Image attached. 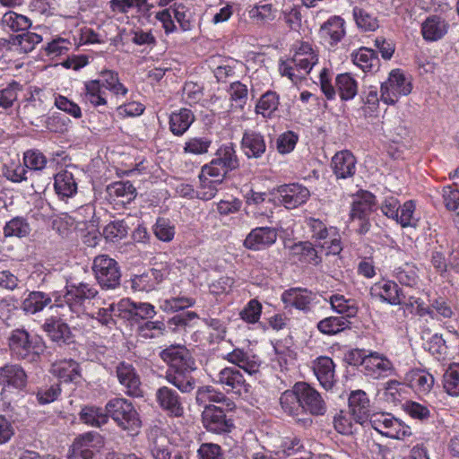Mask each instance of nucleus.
I'll return each instance as SVG.
<instances>
[{"instance_id": "obj_1", "label": "nucleus", "mask_w": 459, "mask_h": 459, "mask_svg": "<svg viewBox=\"0 0 459 459\" xmlns=\"http://www.w3.org/2000/svg\"><path fill=\"white\" fill-rule=\"evenodd\" d=\"M160 359L168 365L165 379L181 393H191L196 385L193 372L196 363L185 346L170 345L160 353Z\"/></svg>"}, {"instance_id": "obj_2", "label": "nucleus", "mask_w": 459, "mask_h": 459, "mask_svg": "<svg viewBox=\"0 0 459 459\" xmlns=\"http://www.w3.org/2000/svg\"><path fill=\"white\" fill-rule=\"evenodd\" d=\"M65 294L54 293L55 306L58 307H68L70 311L76 314L84 313L91 318L97 319L101 325H108L113 321L111 311L114 305L111 304L108 308H99L94 312L90 309L89 305L98 301V290L88 283H80L79 285H71L65 288Z\"/></svg>"}, {"instance_id": "obj_3", "label": "nucleus", "mask_w": 459, "mask_h": 459, "mask_svg": "<svg viewBox=\"0 0 459 459\" xmlns=\"http://www.w3.org/2000/svg\"><path fill=\"white\" fill-rule=\"evenodd\" d=\"M107 417L125 430L137 431L141 427L139 414L133 403L125 398H114L106 404Z\"/></svg>"}, {"instance_id": "obj_4", "label": "nucleus", "mask_w": 459, "mask_h": 459, "mask_svg": "<svg viewBox=\"0 0 459 459\" xmlns=\"http://www.w3.org/2000/svg\"><path fill=\"white\" fill-rule=\"evenodd\" d=\"M368 423L378 433L390 438L404 439L411 435V428L391 413H372Z\"/></svg>"}, {"instance_id": "obj_5", "label": "nucleus", "mask_w": 459, "mask_h": 459, "mask_svg": "<svg viewBox=\"0 0 459 459\" xmlns=\"http://www.w3.org/2000/svg\"><path fill=\"white\" fill-rule=\"evenodd\" d=\"M92 271L100 286L105 290H114L120 284L121 273L116 260L106 255L95 257Z\"/></svg>"}, {"instance_id": "obj_6", "label": "nucleus", "mask_w": 459, "mask_h": 459, "mask_svg": "<svg viewBox=\"0 0 459 459\" xmlns=\"http://www.w3.org/2000/svg\"><path fill=\"white\" fill-rule=\"evenodd\" d=\"M104 446L103 437L97 432L78 436L68 450V459H92Z\"/></svg>"}, {"instance_id": "obj_7", "label": "nucleus", "mask_w": 459, "mask_h": 459, "mask_svg": "<svg viewBox=\"0 0 459 459\" xmlns=\"http://www.w3.org/2000/svg\"><path fill=\"white\" fill-rule=\"evenodd\" d=\"M411 91V82L399 69L391 71L388 79L381 84V100L394 104L398 98Z\"/></svg>"}, {"instance_id": "obj_8", "label": "nucleus", "mask_w": 459, "mask_h": 459, "mask_svg": "<svg viewBox=\"0 0 459 459\" xmlns=\"http://www.w3.org/2000/svg\"><path fill=\"white\" fill-rule=\"evenodd\" d=\"M208 374L214 384L221 385L227 392L232 391L240 394L242 390L247 392L248 385L238 369L232 367H226L219 371L206 365Z\"/></svg>"}, {"instance_id": "obj_9", "label": "nucleus", "mask_w": 459, "mask_h": 459, "mask_svg": "<svg viewBox=\"0 0 459 459\" xmlns=\"http://www.w3.org/2000/svg\"><path fill=\"white\" fill-rule=\"evenodd\" d=\"M202 422L209 432L215 434L230 433L234 428L233 420L226 416L222 408L214 404H204Z\"/></svg>"}, {"instance_id": "obj_10", "label": "nucleus", "mask_w": 459, "mask_h": 459, "mask_svg": "<svg viewBox=\"0 0 459 459\" xmlns=\"http://www.w3.org/2000/svg\"><path fill=\"white\" fill-rule=\"evenodd\" d=\"M245 198L247 214L255 219L270 218L276 207L274 200L266 193L250 190Z\"/></svg>"}, {"instance_id": "obj_11", "label": "nucleus", "mask_w": 459, "mask_h": 459, "mask_svg": "<svg viewBox=\"0 0 459 459\" xmlns=\"http://www.w3.org/2000/svg\"><path fill=\"white\" fill-rule=\"evenodd\" d=\"M296 390L299 394L303 412L308 411L312 415H324L326 404L321 394L308 384L300 382L296 384Z\"/></svg>"}, {"instance_id": "obj_12", "label": "nucleus", "mask_w": 459, "mask_h": 459, "mask_svg": "<svg viewBox=\"0 0 459 459\" xmlns=\"http://www.w3.org/2000/svg\"><path fill=\"white\" fill-rule=\"evenodd\" d=\"M116 374L119 384L124 387L127 395L140 397L143 395L140 377L134 366L122 361L116 368Z\"/></svg>"}, {"instance_id": "obj_13", "label": "nucleus", "mask_w": 459, "mask_h": 459, "mask_svg": "<svg viewBox=\"0 0 459 459\" xmlns=\"http://www.w3.org/2000/svg\"><path fill=\"white\" fill-rule=\"evenodd\" d=\"M350 414L355 424L364 426L371 416L369 399L366 392L356 390L349 397Z\"/></svg>"}, {"instance_id": "obj_14", "label": "nucleus", "mask_w": 459, "mask_h": 459, "mask_svg": "<svg viewBox=\"0 0 459 459\" xmlns=\"http://www.w3.org/2000/svg\"><path fill=\"white\" fill-rule=\"evenodd\" d=\"M8 346L17 358L22 359L37 352L32 339L24 329H15L11 332L8 337Z\"/></svg>"}, {"instance_id": "obj_15", "label": "nucleus", "mask_w": 459, "mask_h": 459, "mask_svg": "<svg viewBox=\"0 0 459 459\" xmlns=\"http://www.w3.org/2000/svg\"><path fill=\"white\" fill-rule=\"evenodd\" d=\"M363 362L365 373L374 378L387 377L394 370L393 363L385 356L376 351L368 352Z\"/></svg>"}, {"instance_id": "obj_16", "label": "nucleus", "mask_w": 459, "mask_h": 459, "mask_svg": "<svg viewBox=\"0 0 459 459\" xmlns=\"http://www.w3.org/2000/svg\"><path fill=\"white\" fill-rule=\"evenodd\" d=\"M156 399L160 406L170 416L181 417L184 414L181 398L176 390L161 386L156 391Z\"/></svg>"}, {"instance_id": "obj_17", "label": "nucleus", "mask_w": 459, "mask_h": 459, "mask_svg": "<svg viewBox=\"0 0 459 459\" xmlns=\"http://www.w3.org/2000/svg\"><path fill=\"white\" fill-rule=\"evenodd\" d=\"M371 293L391 305L406 303V294L392 281H382L374 284Z\"/></svg>"}, {"instance_id": "obj_18", "label": "nucleus", "mask_w": 459, "mask_h": 459, "mask_svg": "<svg viewBox=\"0 0 459 459\" xmlns=\"http://www.w3.org/2000/svg\"><path fill=\"white\" fill-rule=\"evenodd\" d=\"M278 191L287 209H294L305 204L310 195L309 190L299 184L284 185Z\"/></svg>"}, {"instance_id": "obj_19", "label": "nucleus", "mask_w": 459, "mask_h": 459, "mask_svg": "<svg viewBox=\"0 0 459 459\" xmlns=\"http://www.w3.org/2000/svg\"><path fill=\"white\" fill-rule=\"evenodd\" d=\"M277 239V231L272 227H258L250 231L244 246L252 250H260L273 245Z\"/></svg>"}, {"instance_id": "obj_20", "label": "nucleus", "mask_w": 459, "mask_h": 459, "mask_svg": "<svg viewBox=\"0 0 459 459\" xmlns=\"http://www.w3.org/2000/svg\"><path fill=\"white\" fill-rule=\"evenodd\" d=\"M314 294L307 289L291 288L281 295V300L285 307H295L299 310H309V305L314 299Z\"/></svg>"}, {"instance_id": "obj_21", "label": "nucleus", "mask_w": 459, "mask_h": 459, "mask_svg": "<svg viewBox=\"0 0 459 459\" xmlns=\"http://www.w3.org/2000/svg\"><path fill=\"white\" fill-rule=\"evenodd\" d=\"M27 383V375L17 364H6L0 368V385L21 389Z\"/></svg>"}, {"instance_id": "obj_22", "label": "nucleus", "mask_w": 459, "mask_h": 459, "mask_svg": "<svg viewBox=\"0 0 459 459\" xmlns=\"http://www.w3.org/2000/svg\"><path fill=\"white\" fill-rule=\"evenodd\" d=\"M314 373L320 385L326 390L334 384V364L329 357H319L313 364Z\"/></svg>"}, {"instance_id": "obj_23", "label": "nucleus", "mask_w": 459, "mask_h": 459, "mask_svg": "<svg viewBox=\"0 0 459 459\" xmlns=\"http://www.w3.org/2000/svg\"><path fill=\"white\" fill-rule=\"evenodd\" d=\"M42 327L53 342L59 344H65L72 342L73 336L70 327L61 319L48 318Z\"/></svg>"}, {"instance_id": "obj_24", "label": "nucleus", "mask_w": 459, "mask_h": 459, "mask_svg": "<svg viewBox=\"0 0 459 459\" xmlns=\"http://www.w3.org/2000/svg\"><path fill=\"white\" fill-rule=\"evenodd\" d=\"M448 30L447 22L437 15L428 17L421 24V33L428 41H436L443 38Z\"/></svg>"}, {"instance_id": "obj_25", "label": "nucleus", "mask_w": 459, "mask_h": 459, "mask_svg": "<svg viewBox=\"0 0 459 459\" xmlns=\"http://www.w3.org/2000/svg\"><path fill=\"white\" fill-rule=\"evenodd\" d=\"M241 146L248 158H260L266 150L264 136L255 131H246L244 133Z\"/></svg>"}, {"instance_id": "obj_26", "label": "nucleus", "mask_w": 459, "mask_h": 459, "mask_svg": "<svg viewBox=\"0 0 459 459\" xmlns=\"http://www.w3.org/2000/svg\"><path fill=\"white\" fill-rule=\"evenodd\" d=\"M356 160L349 151L337 152L332 159L333 172L338 178H346L355 173Z\"/></svg>"}, {"instance_id": "obj_27", "label": "nucleus", "mask_w": 459, "mask_h": 459, "mask_svg": "<svg viewBox=\"0 0 459 459\" xmlns=\"http://www.w3.org/2000/svg\"><path fill=\"white\" fill-rule=\"evenodd\" d=\"M226 359L237 365L249 375L258 372L260 363L255 355H251L242 349H234L231 352L228 353Z\"/></svg>"}, {"instance_id": "obj_28", "label": "nucleus", "mask_w": 459, "mask_h": 459, "mask_svg": "<svg viewBox=\"0 0 459 459\" xmlns=\"http://www.w3.org/2000/svg\"><path fill=\"white\" fill-rule=\"evenodd\" d=\"M409 386L421 394H428L433 385L434 377L423 369H412L405 376Z\"/></svg>"}, {"instance_id": "obj_29", "label": "nucleus", "mask_w": 459, "mask_h": 459, "mask_svg": "<svg viewBox=\"0 0 459 459\" xmlns=\"http://www.w3.org/2000/svg\"><path fill=\"white\" fill-rule=\"evenodd\" d=\"M52 372L65 382H75L81 377L79 364L74 359H62L52 365Z\"/></svg>"}, {"instance_id": "obj_30", "label": "nucleus", "mask_w": 459, "mask_h": 459, "mask_svg": "<svg viewBox=\"0 0 459 459\" xmlns=\"http://www.w3.org/2000/svg\"><path fill=\"white\" fill-rule=\"evenodd\" d=\"M208 402L222 403L230 411L235 407L233 402L228 399L222 393L216 392L210 385L202 386L197 390L196 403L204 407V404H207Z\"/></svg>"}, {"instance_id": "obj_31", "label": "nucleus", "mask_w": 459, "mask_h": 459, "mask_svg": "<svg viewBox=\"0 0 459 459\" xmlns=\"http://www.w3.org/2000/svg\"><path fill=\"white\" fill-rule=\"evenodd\" d=\"M193 112L187 108H181L173 112L169 117V129L175 135H182L194 122Z\"/></svg>"}, {"instance_id": "obj_32", "label": "nucleus", "mask_w": 459, "mask_h": 459, "mask_svg": "<svg viewBox=\"0 0 459 459\" xmlns=\"http://www.w3.org/2000/svg\"><path fill=\"white\" fill-rule=\"evenodd\" d=\"M280 403L286 413L296 417L299 421L303 420V419L299 418V415L303 413V407L301 405L299 394H298L296 390V385L292 391H285L281 394Z\"/></svg>"}, {"instance_id": "obj_33", "label": "nucleus", "mask_w": 459, "mask_h": 459, "mask_svg": "<svg viewBox=\"0 0 459 459\" xmlns=\"http://www.w3.org/2000/svg\"><path fill=\"white\" fill-rule=\"evenodd\" d=\"M354 65L360 67L364 72L377 70L379 65L377 54L371 48H360L357 52L352 53Z\"/></svg>"}, {"instance_id": "obj_34", "label": "nucleus", "mask_w": 459, "mask_h": 459, "mask_svg": "<svg viewBox=\"0 0 459 459\" xmlns=\"http://www.w3.org/2000/svg\"><path fill=\"white\" fill-rule=\"evenodd\" d=\"M343 24L344 22L341 17H331L321 26L320 32L322 37L329 39L331 45L336 44L345 34Z\"/></svg>"}, {"instance_id": "obj_35", "label": "nucleus", "mask_w": 459, "mask_h": 459, "mask_svg": "<svg viewBox=\"0 0 459 459\" xmlns=\"http://www.w3.org/2000/svg\"><path fill=\"white\" fill-rule=\"evenodd\" d=\"M108 191L117 204H128L136 196V189L129 181L116 182L108 187Z\"/></svg>"}, {"instance_id": "obj_36", "label": "nucleus", "mask_w": 459, "mask_h": 459, "mask_svg": "<svg viewBox=\"0 0 459 459\" xmlns=\"http://www.w3.org/2000/svg\"><path fill=\"white\" fill-rule=\"evenodd\" d=\"M51 301L52 298L48 294L42 291H31L22 301V308L26 313L35 314L42 311Z\"/></svg>"}, {"instance_id": "obj_37", "label": "nucleus", "mask_w": 459, "mask_h": 459, "mask_svg": "<svg viewBox=\"0 0 459 459\" xmlns=\"http://www.w3.org/2000/svg\"><path fill=\"white\" fill-rule=\"evenodd\" d=\"M54 186L56 193L62 197H71L77 191V184L74 175L67 170L56 175Z\"/></svg>"}, {"instance_id": "obj_38", "label": "nucleus", "mask_w": 459, "mask_h": 459, "mask_svg": "<svg viewBox=\"0 0 459 459\" xmlns=\"http://www.w3.org/2000/svg\"><path fill=\"white\" fill-rule=\"evenodd\" d=\"M335 87L342 100L353 99L358 92V83L350 74H341L337 75Z\"/></svg>"}, {"instance_id": "obj_39", "label": "nucleus", "mask_w": 459, "mask_h": 459, "mask_svg": "<svg viewBox=\"0 0 459 459\" xmlns=\"http://www.w3.org/2000/svg\"><path fill=\"white\" fill-rule=\"evenodd\" d=\"M100 80H91L85 82L84 100L92 106L99 107L107 104L105 88L102 87Z\"/></svg>"}, {"instance_id": "obj_40", "label": "nucleus", "mask_w": 459, "mask_h": 459, "mask_svg": "<svg viewBox=\"0 0 459 459\" xmlns=\"http://www.w3.org/2000/svg\"><path fill=\"white\" fill-rule=\"evenodd\" d=\"M118 306L121 309L128 311L133 318H152L156 314L154 307L149 303H135L130 302L129 300H122Z\"/></svg>"}, {"instance_id": "obj_41", "label": "nucleus", "mask_w": 459, "mask_h": 459, "mask_svg": "<svg viewBox=\"0 0 459 459\" xmlns=\"http://www.w3.org/2000/svg\"><path fill=\"white\" fill-rule=\"evenodd\" d=\"M351 322L345 316H328L317 324V329L324 334H336L350 327Z\"/></svg>"}, {"instance_id": "obj_42", "label": "nucleus", "mask_w": 459, "mask_h": 459, "mask_svg": "<svg viewBox=\"0 0 459 459\" xmlns=\"http://www.w3.org/2000/svg\"><path fill=\"white\" fill-rule=\"evenodd\" d=\"M443 388L450 396H459V363H452L443 375Z\"/></svg>"}, {"instance_id": "obj_43", "label": "nucleus", "mask_w": 459, "mask_h": 459, "mask_svg": "<svg viewBox=\"0 0 459 459\" xmlns=\"http://www.w3.org/2000/svg\"><path fill=\"white\" fill-rule=\"evenodd\" d=\"M109 4L112 12L121 13H126L132 8L137 9L140 13H147L153 7L148 0H111Z\"/></svg>"}, {"instance_id": "obj_44", "label": "nucleus", "mask_w": 459, "mask_h": 459, "mask_svg": "<svg viewBox=\"0 0 459 459\" xmlns=\"http://www.w3.org/2000/svg\"><path fill=\"white\" fill-rule=\"evenodd\" d=\"M279 96L274 91H268L263 94L255 106V112L264 117H272L278 109Z\"/></svg>"}, {"instance_id": "obj_45", "label": "nucleus", "mask_w": 459, "mask_h": 459, "mask_svg": "<svg viewBox=\"0 0 459 459\" xmlns=\"http://www.w3.org/2000/svg\"><path fill=\"white\" fill-rule=\"evenodd\" d=\"M30 232V227L27 220L17 216L6 222L4 227V235L5 238H25Z\"/></svg>"}, {"instance_id": "obj_46", "label": "nucleus", "mask_w": 459, "mask_h": 459, "mask_svg": "<svg viewBox=\"0 0 459 459\" xmlns=\"http://www.w3.org/2000/svg\"><path fill=\"white\" fill-rule=\"evenodd\" d=\"M330 304L334 311L342 315V316H345L346 319L354 317L358 312L354 301L345 299L342 295L331 296Z\"/></svg>"}, {"instance_id": "obj_47", "label": "nucleus", "mask_w": 459, "mask_h": 459, "mask_svg": "<svg viewBox=\"0 0 459 459\" xmlns=\"http://www.w3.org/2000/svg\"><path fill=\"white\" fill-rule=\"evenodd\" d=\"M129 227L124 220L109 222L103 230V236L107 240L117 242L126 238Z\"/></svg>"}, {"instance_id": "obj_48", "label": "nucleus", "mask_w": 459, "mask_h": 459, "mask_svg": "<svg viewBox=\"0 0 459 459\" xmlns=\"http://www.w3.org/2000/svg\"><path fill=\"white\" fill-rule=\"evenodd\" d=\"M3 24L13 31L26 30L31 26V22L24 15L14 12L6 13L2 19Z\"/></svg>"}, {"instance_id": "obj_49", "label": "nucleus", "mask_w": 459, "mask_h": 459, "mask_svg": "<svg viewBox=\"0 0 459 459\" xmlns=\"http://www.w3.org/2000/svg\"><path fill=\"white\" fill-rule=\"evenodd\" d=\"M293 251L296 255H299V260L304 263L318 264L321 262V258L317 255V251L310 242H299L295 244Z\"/></svg>"}, {"instance_id": "obj_50", "label": "nucleus", "mask_w": 459, "mask_h": 459, "mask_svg": "<svg viewBox=\"0 0 459 459\" xmlns=\"http://www.w3.org/2000/svg\"><path fill=\"white\" fill-rule=\"evenodd\" d=\"M101 85L105 90H108L112 91L114 94L118 95H126L127 92V89L119 82L117 74L112 71H105L101 73Z\"/></svg>"}, {"instance_id": "obj_51", "label": "nucleus", "mask_w": 459, "mask_h": 459, "mask_svg": "<svg viewBox=\"0 0 459 459\" xmlns=\"http://www.w3.org/2000/svg\"><path fill=\"white\" fill-rule=\"evenodd\" d=\"M81 420L89 425L100 427L108 421L107 414H104L100 408L85 407L81 411Z\"/></svg>"}, {"instance_id": "obj_52", "label": "nucleus", "mask_w": 459, "mask_h": 459, "mask_svg": "<svg viewBox=\"0 0 459 459\" xmlns=\"http://www.w3.org/2000/svg\"><path fill=\"white\" fill-rule=\"evenodd\" d=\"M353 15L357 25L364 30L372 31L378 27L377 19L362 8L355 7Z\"/></svg>"}, {"instance_id": "obj_53", "label": "nucleus", "mask_w": 459, "mask_h": 459, "mask_svg": "<svg viewBox=\"0 0 459 459\" xmlns=\"http://www.w3.org/2000/svg\"><path fill=\"white\" fill-rule=\"evenodd\" d=\"M26 169L41 170L47 164V159L42 152L37 150H29L23 155Z\"/></svg>"}, {"instance_id": "obj_54", "label": "nucleus", "mask_w": 459, "mask_h": 459, "mask_svg": "<svg viewBox=\"0 0 459 459\" xmlns=\"http://www.w3.org/2000/svg\"><path fill=\"white\" fill-rule=\"evenodd\" d=\"M395 277L402 285L408 287H414L419 281L417 271L409 264L398 268L395 272Z\"/></svg>"}, {"instance_id": "obj_55", "label": "nucleus", "mask_w": 459, "mask_h": 459, "mask_svg": "<svg viewBox=\"0 0 459 459\" xmlns=\"http://www.w3.org/2000/svg\"><path fill=\"white\" fill-rule=\"evenodd\" d=\"M3 174L8 180L15 183H20L27 179V169L20 162H12L9 165H5L3 169Z\"/></svg>"}, {"instance_id": "obj_56", "label": "nucleus", "mask_w": 459, "mask_h": 459, "mask_svg": "<svg viewBox=\"0 0 459 459\" xmlns=\"http://www.w3.org/2000/svg\"><path fill=\"white\" fill-rule=\"evenodd\" d=\"M230 100L236 102V106L243 108L247 100V86L240 82H234L230 84L229 91Z\"/></svg>"}, {"instance_id": "obj_57", "label": "nucleus", "mask_w": 459, "mask_h": 459, "mask_svg": "<svg viewBox=\"0 0 459 459\" xmlns=\"http://www.w3.org/2000/svg\"><path fill=\"white\" fill-rule=\"evenodd\" d=\"M262 305L256 299H251L240 312V317L249 324L256 323L261 316Z\"/></svg>"}, {"instance_id": "obj_58", "label": "nucleus", "mask_w": 459, "mask_h": 459, "mask_svg": "<svg viewBox=\"0 0 459 459\" xmlns=\"http://www.w3.org/2000/svg\"><path fill=\"white\" fill-rule=\"evenodd\" d=\"M154 234L155 236L161 241L169 242L172 240L175 235L174 227L169 224V222L163 219L160 218L157 220L154 225Z\"/></svg>"}, {"instance_id": "obj_59", "label": "nucleus", "mask_w": 459, "mask_h": 459, "mask_svg": "<svg viewBox=\"0 0 459 459\" xmlns=\"http://www.w3.org/2000/svg\"><path fill=\"white\" fill-rule=\"evenodd\" d=\"M414 210L415 204L412 201L405 202L399 209L398 220L395 221L403 228L415 225L413 218Z\"/></svg>"}, {"instance_id": "obj_60", "label": "nucleus", "mask_w": 459, "mask_h": 459, "mask_svg": "<svg viewBox=\"0 0 459 459\" xmlns=\"http://www.w3.org/2000/svg\"><path fill=\"white\" fill-rule=\"evenodd\" d=\"M199 459H224L221 447L213 443H204L197 450Z\"/></svg>"}, {"instance_id": "obj_61", "label": "nucleus", "mask_w": 459, "mask_h": 459, "mask_svg": "<svg viewBox=\"0 0 459 459\" xmlns=\"http://www.w3.org/2000/svg\"><path fill=\"white\" fill-rule=\"evenodd\" d=\"M131 288L135 291H151L155 289L152 275L149 273H143L139 275H134L131 279Z\"/></svg>"}, {"instance_id": "obj_62", "label": "nucleus", "mask_w": 459, "mask_h": 459, "mask_svg": "<svg viewBox=\"0 0 459 459\" xmlns=\"http://www.w3.org/2000/svg\"><path fill=\"white\" fill-rule=\"evenodd\" d=\"M372 212V204L369 200H359L353 203L351 211V218L352 221L355 219L362 220L369 216Z\"/></svg>"}, {"instance_id": "obj_63", "label": "nucleus", "mask_w": 459, "mask_h": 459, "mask_svg": "<svg viewBox=\"0 0 459 459\" xmlns=\"http://www.w3.org/2000/svg\"><path fill=\"white\" fill-rule=\"evenodd\" d=\"M333 425L334 429L343 435H351L357 431V429L351 418L342 412L334 417Z\"/></svg>"}, {"instance_id": "obj_64", "label": "nucleus", "mask_w": 459, "mask_h": 459, "mask_svg": "<svg viewBox=\"0 0 459 459\" xmlns=\"http://www.w3.org/2000/svg\"><path fill=\"white\" fill-rule=\"evenodd\" d=\"M298 141V136L291 131H288L279 136L277 139V150L281 153L290 152Z\"/></svg>"}]
</instances>
